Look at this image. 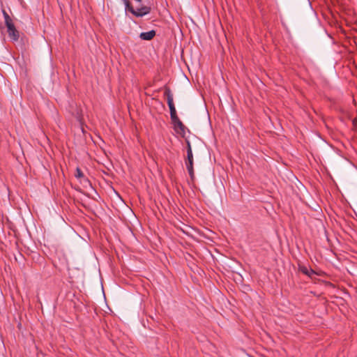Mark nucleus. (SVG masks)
<instances>
[{
	"mask_svg": "<svg viewBox=\"0 0 357 357\" xmlns=\"http://www.w3.org/2000/svg\"><path fill=\"white\" fill-rule=\"evenodd\" d=\"M9 38L13 41H17L20 38V33L17 29H13L8 32Z\"/></svg>",
	"mask_w": 357,
	"mask_h": 357,
	"instance_id": "6e6552de",
	"label": "nucleus"
},
{
	"mask_svg": "<svg viewBox=\"0 0 357 357\" xmlns=\"http://www.w3.org/2000/svg\"><path fill=\"white\" fill-rule=\"evenodd\" d=\"M187 153H192L190 142L188 139H185Z\"/></svg>",
	"mask_w": 357,
	"mask_h": 357,
	"instance_id": "f8f14e48",
	"label": "nucleus"
},
{
	"mask_svg": "<svg viewBox=\"0 0 357 357\" xmlns=\"http://www.w3.org/2000/svg\"><path fill=\"white\" fill-rule=\"evenodd\" d=\"M125 5V10L130 12L136 17H142L149 14L151 11V7L149 6H142L138 8H135L129 0H121Z\"/></svg>",
	"mask_w": 357,
	"mask_h": 357,
	"instance_id": "f257e3e1",
	"label": "nucleus"
},
{
	"mask_svg": "<svg viewBox=\"0 0 357 357\" xmlns=\"http://www.w3.org/2000/svg\"><path fill=\"white\" fill-rule=\"evenodd\" d=\"M75 176L77 178L80 179V182L86 183L91 185L89 180L84 176L83 172L79 167H77L76 169V173L75 174Z\"/></svg>",
	"mask_w": 357,
	"mask_h": 357,
	"instance_id": "0eeeda50",
	"label": "nucleus"
},
{
	"mask_svg": "<svg viewBox=\"0 0 357 357\" xmlns=\"http://www.w3.org/2000/svg\"><path fill=\"white\" fill-rule=\"evenodd\" d=\"M170 118H171L172 123H175L176 121H178L180 120L179 118L177 116V113L176 114H171L170 115Z\"/></svg>",
	"mask_w": 357,
	"mask_h": 357,
	"instance_id": "9b49d317",
	"label": "nucleus"
},
{
	"mask_svg": "<svg viewBox=\"0 0 357 357\" xmlns=\"http://www.w3.org/2000/svg\"><path fill=\"white\" fill-rule=\"evenodd\" d=\"M173 125L174 130L183 137H185V130H188V131L190 132V130L185 127V126L181 122V120L176 121L175 123H173Z\"/></svg>",
	"mask_w": 357,
	"mask_h": 357,
	"instance_id": "20e7f679",
	"label": "nucleus"
},
{
	"mask_svg": "<svg viewBox=\"0 0 357 357\" xmlns=\"http://www.w3.org/2000/svg\"><path fill=\"white\" fill-rule=\"evenodd\" d=\"M156 35V32L155 30H151L148 32H142L139 34V38L143 40H152Z\"/></svg>",
	"mask_w": 357,
	"mask_h": 357,
	"instance_id": "423d86ee",
	"label": "nucleus"
},
{
	"mask_svg": "<svg viewBox=\"0 0 357 357\" xmlns=\"http://www.w3.org/2000/svg\"><path fill=\"white\" fill-rule=\"evenodd\" d=\"M185 164L188 172L190 179L193 181L195 180V172H194V160H193V153H187V155L185 158Z\"/></svg>",
	"mask_w": 357,
	"mask_h": 357,
	"instance_id": "f03ea898",
	"label": "nucleus"
},
{
	"mask_svg": "<svg viewBox=\"0 0 357 357\" xmlns=\"http://www.w3.org/2000/svg\"><path fill=\"white\" fill-rule=\"evenodd\" d=\"M164 95L167 98V105L169 108L170 115L176 114V110L175 105L174 103V100H173V95L172 93L171 89L166 86H165Z\"/></svg>",
	"mask_w": 357,
	"mask_h": 357,
	"instance_id": "7ed1b4c3",
	"label": "nucleus"
},
{
	"mask_svg": "<svg viewBox=\"0 0 357 357\" xmlns=\"http://www.w3.org/2000/svg\"><path fill=\"white\" fill-rule=\"evenodd\" d=\"M2 13L3 15V18L5 20V24L7 27V32H10V31H12L13 29H16L15 26V24L13 22L12 19L9 16V15L7 13V12L5 10H2Z\"/></svg>",
	"mask_w": 357,
	"mask_h": 357,
	"instance_id": "39448f33",
	"label": "nucleus"
},
{
	"mask_svg": "<svg viewBox=\"0 0 357 357\" xmlns=\"http://www.w3.org/2000/svg\"><path fill=\"white\" fill-rule=\"evenodd\" d=\"M298 271L304 275L308 274V268L303 265H298Z\"/></svg>",
	"mask_w": 357,
	"mask_h": 357,
	"instance_id": "9d476101",
	"label": "nucleus"
},
{
	"mask_svg": "<svg viewBox=\"0 0 357 357\" xmlns=\"http://www.w3.org/2000/svg\"><path fill=\"white\" fill-rule=\"evenodd\" d=\"M322 274H323V272L321 271V272L318 273L310 268H308V274H306L305 275L308 276L311 279H313L314 275H321Z\"/></svg>",
	"mask_w": 357,
	"mask_h": 357,
	"instance_id": "1a4fd4ad",
	"label": "nucleus"
},
{
	"mask_svg": "<svg viewBox=\"0 0 357 357\" xmlns=\"http://www.w3.org/2000/svg\"><path fill=\"white\" fill-rule=\"evenodd\" d=\"M36 255H37V258H38V260H39V259H41V260H43V261L44 260V259H43V257H40V255L39 254H37Z\"/></svg>",
	"mask_w": 357,
	"mask_h": 357,
	"instance_id": "ddd939ff",
	"label": "nucleus"
}]
</instances>
